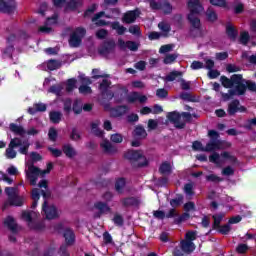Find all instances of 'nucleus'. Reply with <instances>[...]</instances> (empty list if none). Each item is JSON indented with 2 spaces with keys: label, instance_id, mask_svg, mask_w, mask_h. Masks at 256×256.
Returning <instances> with one entry per match:
<instances>
[{
  "label": "nucleus",
  "instance_id": "f257e3e1",
  "mask_svg": "<svg viewBox=\"0 0 256 256\" xmlns=\"http://www.w3.org/2000/svg\"><path fill=\"white\" fill-rule=\"evenodd\" d=\"M30 160L26 161V177L30 181V185H37V179L39 177H45L48 173H51V169H53V164L49 163L47 165L46 170L41 171L39 168L35 167L33 163H37V161H41V155L32 152L30 154Z\"/></svg>",
  "mask_w": 256,
  "mask_h": 256
},
{
  "label": "nucleus",
  "instance_id": "f03ea898",
  "mask_svg": "<svg viewBox=\"0 0 256 256\" xmlns=\"http://www.w3.org/2000/svg\"><path fill=\"white\" fill-rule=\"evenodd\" d=\"M220 81L226 89H230L228 94H225L224 97L229 99L233 95H244L245 94V84L243 83V76L240 74H234L231 76V79L222 76Z\"/></svg>",
  "mask_w": 256,
  "mask_h": 256
},
{
  "label": "nucleus",
  "instance_id": "7ed1b4c3",
  "mask_svg": "<svg viewBox=\"0 0 256 256\" xmlns=\"http://www.w3.org/2000/svg\"><path fill=\"white\" fill-rule=\"evenodd\" d=\"M208 136L210 137V141L203 147V144L199 141H195L192 144V149L194 151H219L221 149H225V142L219 140V132L215 130H209Z\"/></svg>",
  "mask_w": 256,
  "mask_h": 256
},
{
  "label": "nucleus",
  "instance_id": "20e7f679",
  "mask_svg": "<svg viewBox=\"0 0 256 256\" xmlns=\"http://www.w3.org/2000/svg\"><path fill=\"white\" fill-rule=\"evenodd\" d=\"M187 5L190 11L188 21H190L193 29L201 35V20L199 16L203 13L204 8L199 0H188Z\"/></svg>",
  "mask_w": 256,
  "mask_h": 256
},
{
  "label": "nucleus",
  "instance_id": "39448f33",
  "mask_svg": "<svg viewBox=\"0 0 256 256\" xmlns=\"http://www.w3.org/2000/svg\"><path fill=\"white\" fill-rule=\"evenodd\" d=\"M29 145V140L14 138L10 141L9 146L6 149L5 156L7 159H15L17 157V151H15V147H19V153L22 155H27V151H29Z\"/></svg>",
  "mask_w": 256,
  "mask_h": 256
},
{
  "label": "nucleus",
  "instance_id": "423d86ee",
  "mask_svg": "<svg viewBox=\"0 0 256 256\" xmlns=\"http://www.w3.org/2000/svg\"><path fill=\"white\" fill-rule=\"evenodd\" d=\"M209 161L214 163L216 167H223L227 161L228 163H237V158L231 152L225 151L221 154L214 152L209 156Z\"/></svg>",
  "mask_w": 256,
  "mask_h": 256
},
{
  "label": "nucleus",
  "instance_id": "0eeeda50",
  "mask_svg": "<svg viewBox=\"0 0 256 256\" xmlns=\"http://www.w3.org/2000/svg\"><path fill=\"white\" fill-rule=\"evenodd\" d=\"M47 185H48L47 180H42L38 184L39 188L32 189V193H31V197L33 199L32 209H35V207H37V203L41 198V195L44 197V199H47V197L51 195V193L49 192V189L47 188Z\"/></svg>",
  "mask_w": 256,
  "mask_h": 256
},
{
  "label": "nucleus",
  "instance_id": "6e6552de",
  "mask_svg": "<svg viewBox=\"0 0 256 256\" xmlns=\"http://www.w3.org/2000/svg\"><path fill=\"white\" fill-rule=\"evenodd\" d=\"M167 119H169L177 129H183L185 123L191 121V114L188 112H183L182 114H179L178 112H170L167 115Z\"/></svg>",
  "mask_w": 256,
  "mask_h": 256
},
{
  "label": "nucleus",
  "instance_id": "1a4fd4ad",
  "mask_svg": "<svg viewBox=\"0 0 256 256\" xmlns=\"http://www.w3.org/2000/svg\"><path fill=\"white\" fill-rule=\"evenodd\" d=\"M197 239V232L189 231L186 233L185 240L181 242L184 253H193L195 251V244L193 241Z\"/></svg>",
  "mask_w": 256,
  "mask_h": 256
},
{
  "label": "nucleus",
  "instance_id": "9d476101",
  "mask_svg": "<svg viewBox=\"0 0 256 256\" xmlns=\"http://www.w3.org/2000/svg\"><path fill=\"white\" fill-rule=\"evenodd\" d=\"M87 31L83 27L75 28L70 34L69 45L70 47H79L81 45V41H83V37Z\"/></svg>",
  "mask_w": 256,
  "mask_h": 256
},
{
  "label": "nucleus",
  "instance_id": "9b49d317",
  "mask_svg": "<svg viewBox=\"0 0 256 256\" xmlns=\"http://www.w3.org/2000/svg\"><path fill=\"white\" fill-rule=\"evenodd\" d=\"M5 193L8 196V203L14 205L15 207H21L23 205V198L17 195V188L7 187L5 188Z\"/></svg>",
  "mask_w": 256,
  "mask_h": 256
},
{
  "label": "nucleus",
  "instance_id": "f8f14e48",
  "mask_svg": "<svg viewBox=\"0 0 256 256\" xmlns=\"http://www.w3.org/2000/svg\"><path fill=\"white\" fill-rule=\"evenodd\" d=\"M125 158L129 159V161H137L139 167L147 165V158H145L141 151L129 150L125 153Z\"/></svg>",
  "mask_w": 256,
  "mask_h": 256
},
{
  "label": "nucleus",
  "instance_id": "ddd939ff",
  "mask_svg": "<svg viewBox=\"0 0 256 256\" xmlns=\"http://www.w3.org/2000/svg\"><path fill=\"white\" fill-rule=\"evenodd\" d=\"M42 211L46 215V219H57L59 217V211L53 204H49L47 200L44 201Z\"/></svg>",
  "mask_w": 256,
  "mask_h": 256
},
{
  "label": "nucleus",
  "instance_id": "4468645a",
  "mask_svg": "<svg viewBox=\"0 0 256 256\" xmlns=\"http://www.w3.org/2000/svg\"><path fill=\"white\" fill-rule=\"evenodd\" d=\"M39 217V212L35 211H24L22 212V219L28 223L30 229H39L34 226L35 220Z\"/></svg>",
  "mask_w": 256,
  "mask_h": 256
},
{
  "label": "nucleus",
  "instance_id": "2eb2a0df",
  "mask_svg": "<svg viewBox=\"0 0 256 256\" xmlns=\"http://www.w3.org/2000/svg\"><path fill=\"white\" fill-rule=\"evenodd\" d=\"M149 1H150L151 9H162L164 13H169L173 9L171 7V4H169L167 0H157L159 4H157L155 0H149Z\"/></svg>",
  "mask_w": 256,
  "mask_h": 256
},
{
  "label": "nucleus",
  "instance_id": "dca6fc26",
  "mask_svg": "<svg viewBox=\"0 0 256 256\" xmlns=\"http://www.w3.org/2000/svg\"><path fill=\"white\" fill-rule=\"evenodd\" d=\"M127 103H147V96L139 93V92H131L126 97Z\"/></svg>",
  "mask_w": 256,
  "mask_h": 256
},
{
  "label": "nucleus",
  "instance_id": "f3484780",
  "mask_svg": "<svg viewBox=\"0 0 256 256\" xmlns=\"http://www.w3.org/2000/svg\"><path fill=\"white\" fill-rule=\"evenodd\" d=\"M245 111H247V108L241 106L238 100L232 101L228 106L229 115H235L237 112L245 113Z\"/></svg>",
  "mask_w": 256,
  "mask_h": 256
},
{
  "label": "nucleus",
  "instance_id": "a211bd4d",
  "mask_svg": "<svg viewBox=\"0 0 256 256\" xmlns=\"http://www.w3.org/2000/svg\"><path fill=\"white\" fill-rule=\"evenodd\" d=\"M15 9V0H0V11L11 13Z\"/></svg>",
  "mask_w": 256,
  "mask_h": 256
},
{
  "label": "nucleus",
  "instance_id": "6ab92c4d",
  "mask_svg": "<svg viewBox=\"0 0 256 256\" xmlns=\"http://www.w3.org/2000/svg\"><path fill=\"white\" fill-rule=\"evenodd\" d=\"M120 49H129L130 51H137L139 49V43L133 41L124 42L123 39L118 40Z\"/></svg>",
  "mask_w": 256,
  "mask_h": 256
},
{
  "label": "nucleus",
  "instance_id": "aec40b11",
  "mask_svg": "<svg viewBox=\"0 0 256 256\" xmlns=\"http://www.w3.org/2000/svg\"><path fill=\"white\" fill-rule=\"evenodd\" d=\"M57 23V15L52 16L51 18H48L46 21V24L39 28V31L41 33H51L52 28L51 25H56Z\"/></svg>",
  "mask_w": 256,
  "mask_h": 256
},
{
  "label": "nucleus",
  "instance_id": "412c9836",
  "mask_svg": "<svg viewBox=\"0 0 256 256\" xmlns=\"http://www.w3.org/2000/svg\"><path fill=\"white\" fill-rule=\"evenodd\" d=\"M183 77V72L181 71H172L168 75L162 77L165 83H171L173 81H179Z\"/></svg>",
  "mask_w": 256,
  "mask_h": 256
},
{
  "label": "nucleus",
  "instance_id": "4be33fe9",
  "mask_svg": "<svg viewBox=\"0 0 256 256\" xmlns=\"http://www.w3.org/2000/svg\"><path fill=\"white\" fill-rule=\"evenodd\" d=\"M109 85H111V82H109L107 78L103 79L102 83L100 84V91H102L103 95L106 96L107 99H113V97H115V94L107 93Z\"/></svg>",
  "mask_w": 256,
  "mask_h": 256
},
{
  "label": "nucleus",
  "instance_id": "5701e85b",
  "mask_svg": "<svg viewBox=\"0 0 256 256\" xmlns=\"http://www.w3.org/2000/svg\"><path fill=\"white\" fill-rule=\"evenodd\" d=\"M137 17H139V10L128 11L127 13L124 14L123 22L133 23V21H135Z\"/></svg>",
  "mask_w": 256,
  "mask_h": 256
},
{
  "label": "nucleus",
  "instance_id": "b1692460",
  "mask_svg": "<svg viewBox=\"0 0 256 256\" xmlns=\"http://www.w3.org/2000/svg\"><path fill=\"white\" fill-rule=\"evenodd\" d=\"M63 235L66 245H73L75 243V233H73V230L66 228Z\"/></svg>",
  "mask_w": 256,
  "mask_h": 256
},
{
  "label": "nucleus",
  "instance_id": "393cba45",
  "mask_svg": "<svg viewBox=\"0 0 256 256\" xmlns=\"http://www.w3.org/2000/svg\"><path fill=\"white\" fill-rule=\"evenodd\" d=\"M4 225H5V227H8V229H10V231H12L13 233H15V231H17V223L15 222V219L11 216H8L4 220Z\"/></svg>",
  "mask_w": 256,
  "mask_h": 256
},
{
  "label": "nucleus",
  "instance_id": "a878e982",
  "mask_svg": "<svg viewBox=\"0 0 256 256\" xmlns=\"http://www.w3.org/2000/svg\"><path fill=\"white\" fill-rule=\"evenodd\" d=\"M37 111H47V106L43 103H37L34 104L32 108L28 109V113H30V115H35Z\"/></svg>",
  "mask_w": 256,
  "mask_h": 256
},
{
  "label": "nucleus",
  "instance_id": "bb28decb",
  "mask_svg": "<svg viewBox=\"0 0 256 256\" xmlns=\"http://www.w3.org/2000/svg\"><path fill=\"white\" fill-rule=\"evenodd\" d=\"M100 147L105 153L115 152V148L113 147V145H111V142H109V140H103L100 144Z\"/></svg>",
  "mask_w": 256,
  "mask_h": 256
},
{
  "label": "nucleus",
  "instance_id": "cd10ccee",
  "mask_svg": "<svg viewBox=\"0 0 256 256\" xmlns=\"http://www.w3.org/2000/svg\"><path fill=\"white\" fill-rule=\"evenodd\" d=\"M103 17H105V12H99L92 18V21L99 26L107 25V23H105L103 20Z\"/></svg>",
  "mask_w": 256,
  "mask_h": 256
},
{
  "label": "nucleus",
  "instance_id": "c85d7f7f",
  "mask_svg": "<svg viewBox=\"0 0 256 256\" xmlns=\"http://www.w3.org/2000/svg\"><path fill=\"white\" fill-rule=\"evenodd\" d=\"M172 169H173V166L171 165V163L163 162L160 165L159 171H160V173H162V175H169V173H171Z\"/></svg>",
  "mask_w": 256,
  "mask_h": 256
},
{
  "label": "nucleus",
  "instance_id": "c756f323",
  "mask_svg": "<svg viewBox=\"0 0 256 256\" xmlns=\"http://www.w3.org/2000/svg\"><path fill=\"white\" fill-rule=\"evenodd\" d=\"M115 47V42L106 43L104 48L99 49L100 55H107V53H111L112 49Z\"/></svg>",
  "mask_w": 256,
  "mask_h": 256
},
{
  "label": "nucleus",
  "instance_id": "7c9ffc66",
  "mask_svg": "<svg viewBox=\"0 0 256 256\" xmlns=\"http://www.w3.org/2000/svg\"><path fill=\"white\" fill-rule=\"evenodd\" d=\"M134 136L139 139H145V137H147V131H145V128L138 126L134 130Z\"/></svg>",
  "mask_w": 256,
  "mask_h": 256
},
{
  "label": "nucleus",
  "instance_id": "2f4dec72",
  "mask_svg": "<svg viewBox=\"0 0 256 256\" xmlns=\"http://www.w3.org/2000/svg\"><path fill=\"white\" fill-rule=\"evenodd\" d=\"M206 17H207V21L214 23V21L217 20V12H215L213 8H208L206 11Z\"/></svg>",
  "mask_w": 256,
  "mask_h": 256
},
{
  "label": "nucleus",
  "instance_id": "473e14b6",
  "mask_svg": "<svg viewBox=\"0 0 256 256\" xmlns=\"http://www.w3.org/2000/svg\"><path fill=\"white\" fill-rule=\"evenodd\" d=\"M63 151L66 157H75L76 155L75 148L69 144L64 145Z\"/></svg>",
  "mask_w": 256,
  "mask_h": 256
},
{
  "label": "nucleus",
  "instance_id": "72a5a7b5",
  "mask_svg": "<svg viewBox=\"0 0 256 256\" xmlns=\"http://www.w3.org/2000/svg\"><path fill=\"white\" fill-rule=\"evenodd\" d=\"M112 29L118 33V35H123L127 31V28H125L123 25L119 24V22H114L111 25Z\"/></svg>",
  "mask_w": 256,
  "mask_h": 256
},
{
  "label": "nucleus",
  "instance_id": "f704fd0d",
  "mask_svg": "<svg viewBox=\"0 0 256 256\" xmlns=\"http://www.w3.org/2000/svg\"><path fill=\"white\" fill-rule=\"evenodd\" d=\"M214 220V228L219 229V225L223 221V217H225V213H219L212 216Z\"/></svg>",
  "mask_w": 256,
  "mask_h": 256
},
{
  "label": "nucleus",
  "instance_id": "c9c22d12",
  "mask_svg": "<svg viewBox=\"0 0 256 256\" xmlns=\"http://www.w3.org/2000/svg\"><path fill=\"white\" fill-rule=\"evenodd\" d=\"M10 130L12 133H15V135H25V129L17 124H10Z\"/></svg>",
  "mask_w": 256,
  "mask_h": 256
},
{
  "label": "nucleus",
  "instance_id": "e433bc0d",
  "mask_svg": "<svg viewBox=\"0 0 256 256\" xmlns=\"http://www.w3.org/2000/svg\"><path fill=\"white\" fill-rule=\"evenodd\" d=\"M94 209H97V211H99L100 213H107V212H109V206H107V204H105L103 202H97L94 205Z\"/></svg>",
  "mask_w": 256,
  "mask_h": 256
},
{
  "label": "nucleus",
  "instance_id": "4c0bfd02",
  "mask_svg": "<svg viewBox=\"0 0 256 256\" xmlns=\"http://www.w3.org/2000/svg\"><path fill=\"white\" fill-rule=\"evenodd\" d=\"M158 27H159L160 31H162V35L164 37H167L169 31H171V26H169V24H167L165 22L159 23Z\"/></svg>",
  "mask_w": 256,
  "mask_h": 256
},
{
  "label": "nucleus",
  "instance_id": "58836bf2",
  "mask_svg": "<svg viewBox=\"0 0 256 256\" xmlns=\"http://www.w3.org/2000/svg\"><path fill=\"white\" fill-rule=\"evenodd\" d=\"M99 125H101V123L98 120L92 122V133H95L98 137H102L103 131L99 130Z\"/></svg>",
  "mask_w": 256,
  "mask_h": 256
},
{
  "label": "nucleus",
  "instance_id": "ea45409f",
  "mask_svg": "<svg viewBox=\"0 0 256 256\" xmlns=\"http://www.w3.org/2000/svg\"><path fill=\"white\" fill-rule=\"evenodd\" d=\"M47 68L50 70V71H55V69H59V67H61V63H59L58 61L56 60H49L47 63Z\"/></svg>",
  "mask_w": 256,
  "mask_h": 256
},
{
  "label": "nucleus",
  "instance_id": "a19ab883",
  "mask_svg": "<svg viewBox=\"0 0 256 256\" xmlns=\"http://www.w3.org/2000/svg\"><path fill=\"white\" fill-rule=\"evenodd\" d=\"M226 33L230 37V39H235V37H237V30H235V27H233V25H228L226 27Z\"/></svg>",
  "mask_w": 256,
  "mask_h": 256
},
{
  "label": "nucleus",
  "instance_id": "79ce46f5",
  "mask_svg": "<svg viewBox=\"0 0 256 256\" xmlns=\"http://www.w3.org/2000/svg\"><path fill=\"white\" fill-rule=\"evenodd\" d=\"M62 116L63 115L61 114V112H50V120L52 121V123H59Z\"/></svg>",
  "mask_w": 256,
  "mask_h": 256
},
{
  "label": "nucleus",
  "instance_id": "37998d69",
  "mask_svg": "<svg viewBox=\"0 0 256 256\" xmlns=\"http://www.w3.org/2000/svg\"><path fill=\"white\" fill-rule=\"evenodd\" d=\"M83 3V0H71L67 6L66 9H77V7H79V5H81Z\"/></svg>",
  "mask_w": 256,
  "mask_h": 256
},
{
  "label": "nucleus",
  "instance_id": "c03bdc74",
  "mask_svg": "<svg viewBox=\"0 0 256 256\" xmlns=\"http://www.w3.org/2000/svg\"><path fill=\"white\" fill-rule=\"evenodd\" d=\"M210 3L215 7H222L223 9H227V1L225 0H210Z\"/></svg>",
  "mask_w": 256,
  "mask_h": 256
},
{
  "label": "nucleus",
  "instance_id": "a18cd8bd",
  "mask_svg": "<svg viewBox=\"0 0 256 256\" xmlns=\"http://www.w3.org/2000/svg\"><path fill=\"white\" fill-rule=\"evenodd\" d=\"M73 111L76 113V115H79L81 111H83V104L81 103V100H76L73 105Z\"/></svg>",
  "mask_w": 256,
  "mask_h": 256
},
{
  "label": "nucleus",
  "instance_id": "49530a36",
  "mask_svg": "<svg viewBox=\"0 0 256 256\" xmlns=\"http://www.w3.org/2000/svg\"><path fill=\"white\" fill-rule=\"evenodd\" d=\"M123 187H125V179L119 178L115 184L116 191H118V193H122Z\"/></svg>",
  "mask_w": 256,
  "mask_h": 256
},
{
  "label": "nucleus",
  "instance_id": "de8ad7c7",
  "mask_svg": "<svg viewBox=\"0 0 256 256\" xmlns=\"http://www.w3.org/2000/svg\"><path fill=\"white\" fill-rule=\"evenodd\" d=\"M242 81L244 83L245 91H247V87L250 91H256V83L255 82L247 81L243 78H242Z\"/></svg>",
  "mask_w": 256,
  "mask_h": 256
},
{
  "label": "nucleus",
  "instance_id": "09e8293b",
  "mask_svg": "<svg viewBox=\"0 0 256 256\" xmlns=\"http://www.w3.org/2000/svg\"><path fill=\"white\" fill-rule=\"evenodd\" d=\"M63 90V84H58L56 86H52L49 89L50 93H54V95H61V91Z\"/></svg>",
  "mask_w": 256,
  "mask_h": 256
},
{
  "label": "nucleus",
  "instance_id": "8fccbe9b",
  "mask_svg": "<svg viewBox=\"0 0 256 256\" xmlns=\"http://www.w3.org/2000/svg\"><path fill=\"white\" fill-rule=\"evenodd\" d=\"M184 192L187 197H193L194 192H193V184L188 183L184 186Z\"/></svg>",
  "mask_w": 256,
  "mask_h": 256
},
{
  "label": "nucleus",
  "instance_id": "3c124183",
  "mask_svg": "<svg viewBox=\"0 0 256 256\" xmlns=\"http://www.w3.org/2000/svg\"><path fill=\"white\" fill-rule=\"evenodd\" d=\"M175 59H177V54H169L164 58L165 65H171V63H175Z\"/></svg>",
  "mask_w": 256,
  "mask_h": 256
},
{
  "label": "nucleus",
  "instance_id": "603ef678",
  "mask_svg": "<svg viewBox=\"0 0 256 256\" xmlns=\"http://www.w3.org/2000/svg\"><path fill=\"white\" fill-rule=\"evenodd\" d=\"M75 85H77V80L69 79L66 83V91H72L75 89Z\"/></svg>",
  "mask_w": 256,
  "mask_h": 256
},
{
  "label": "nucleus",
  "instance_id": "864d4df0",
  "mask_svg": "<svg viewBox=\"0 0 256 256\" xmlns=\"http://www.w3.org/2000/svg\"><path fill=\"white\" fill-rule=\"evenodd\" d=\"M178 82L180 83L181 88L184 89V91H188V89L191 88V82H187L183 78H180Z\"/></svg>",
  "mask_w": 256,
  "mask_h": 256
},
{
  "label": "nucleus",
  "instance_id": "5fc2aeb1",
  "mask_svg": "<svg viewBox=\"0 0 256 256\" xmlns=\"http://www.w3.org/2000/svg\"><path fill=\"white\" fill-rule=\"evenodd\" d=\"M126 111L127 108L125 106H120L115 110V112H112V115H114V117H119L123 115V113H125Z\"/></svg>",
  "mask_w": 256,
  "mask_h": 256
},
{
  "label": "nucleus",
  "instance_id": "6e6d98bb",
  "mask_svg": "<svg viewBox=\"0 0 256 256\" xmlns=\"http://www.w3.org/2000/svg\"><path fill=\"white\" fill-rule=\"evenodd\" d=\"M48 137L50 141H57V130L55 128H50L48 132Z\"/></svg>",
  "mask_w": 256,
  "mask_h": 256
},
{
  "label": "nucleus",
  "instance_id": "4d7b16f0",
  "mask_svg": "<svg viewBox=\"0 0 256 256\" xmlns=\"http://www.w3.org/2000/svg\"><path fill=\"white\" fill-rule=\"evenodd\" d=\"M138 201L135 198H127L123 200V205H125V207H129L131 205H137Z\"/></svg>",
  "mask_w": 256,
  "mask_h": 256
},
{
  "label": "nucleus",
  "instance_id": "13d9d810",
  "mask_svg": "<svg viewBox=\"0 0 256 256\" xmlns=\"http://www.w3.org/2000/svg\"><path fill=\"white\" fill-rule=\"evenodd\" d=\"M0 181H5L8 185H11L13 183V179H11L7 174L0 171Z\"/></svg>",
  "mask_w": 256,
  "mask_h": 256
},
{
  "label": "nucleus",
  "instance_id": "bf43d9fd",
  "mask_svg": "<svg viewBox=\"0 0 256 256\" xmlns=\"http://www.w3.org/2000/svg\"><path fill=\"white\" fill-rule=\"evenodd\" d=\"M174 47L175 46L172 44H167V45L161 46L159 52L160 53H169V51H173Z\"/></svg>",
  "mask_w": 256,
  "mask_h": 256
},
{
  "label": "nucleus",
  "instance_id": "052dcab7",
  "mask_svg": "<svg viewBox=\"0 0 256 256\" xmlns=\"http://www.w3.org/2000/svg\"><path fill=\"white\" fill-rule=\"evenodd\" d=\"M79 92L82 93V95H89V93H91V87L82 85L79 88Z\"/></svg>",
  "mask_w": 256,
  "mask_h": 256
},
{
  "label": "nucleus",
  "instance_id": "680f3d73",
  "mask_svg": "<svg viewBox=\"0 0 256 256\" xmlns=\"http://www.w3.org/2000/svg\"><path fill=\"white\" fill-rule=\"evenodd\" d=\"M221 75V73L219 72V70H209L208 72V77L210 79H217V77H219Z\"/></svg>",
  "mask_w": 256,
  "mask_h": 256
},
{
  "label": "nucleus",
  "instance_id": "e2e57ef3",
  "mask_svg": "<svg viewBox=\"0 0 256 256\" xmlns=\"http://www.w3.org/2000/svg\"><path fill=\"white\" fill-rule=\"evenodd\" d=\"M111 141L113 143H122L123 142V136L121 134H114L111 136Z\"/></svg>",
  "mask_w": 256,
  "mask_h": 256
},
{
  "label": "nucleus",
  "instance_id": "0e129e2a",
  "mask_svg": "<svg viewBox=\"0 0 256 256\" xmlns=\"http://www.w3.org/2000/svg\"><path fill=\"white\" fill-rule=\"evenodd\" d=\"M50 153H52L53 157H61L63 155V152L60 149L57 148H48Z\"/></svg>",
  "mask_w": 256,
  "mask_h": 256
},
{
  "label": "nucleus",
  "instance_id": "69168bd1",
  "mask_svg": "<svg viewBox=\"0 0 256 256\" xmlns=\"http://www.w3.org/2000/svg\"><path fill=\"white\" fill-rule=\"evenodd\" d=\"M8 175H19V170L15 166H10L7 168Z\"/></svg>",
  "mask_w": 256,
  "mask_h": 256
},
{
  "label": "nucleus",
  "instance_id": "338daca9",
  "mask_svg": "<svg viewBox=\"0 0 256 256\" xmlns=\"http://www.w3.org/2000/svg\"><path fill=\"white\" fill-rule=\"evenodd\" d=\"M203 67H204V65H203V63L200 62V61H194V62H192V64H191V69H193V70L203 69Z\"/></svg>",
  "mask_w": 256,
  "mask_h": 256
},
{
  "label": "nucleus",
  "instance_id": "774afa93",
  "mask_svg": "<svg viewBox=\"0 0 256 256\" xmlns=\"http://www.w3.org/2000/svg\"><path fill=\"white\" fill-rule=\"evenodd\" d=\"M185 211H195V203L193 202H188L184 205Z\"/></svg>",
  "mask_w": 256,
  "mask_h": 256
}]
</instances>
